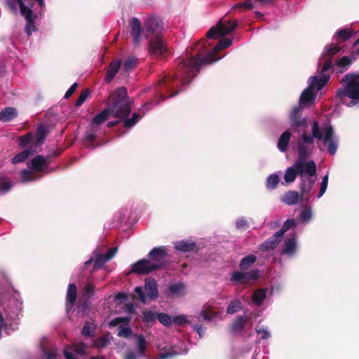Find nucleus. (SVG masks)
Instances as JSON below:
<instances>
[{
  "instance_id": "f257e3e1",
  "label": "nucleus",
  "mask_w": 359,
  "mask_h": 359,
  "mask_svg": "<svg viewBox=\"0 0 359 359\" xmlns=\"http://www.w3.org/2000/svg\"><path fill=\"white\" fill-rule=\"evenodd\" d=\"M232 44V40L229 38H222L213 48L212 51L208 50L207 40L201 39L192 48L190 52H187L186 57H179L175 75L165 76L157 84L156 93L161 101L165 100L168 97L177 95L180 90L172 92L177 88L175 85L177 78H180L182 86H186L191 83L196 76L202 65L211 64L218 60L217 52L228 48Z\"/></svg>"
},
{
  "instance_id": "f03ea898",
  "label": "nucleus",
  "mask_w": 359,
  "mask_h": 359,
  "mask_svg": "<svg viewBox=\"0 0 359 359\" xmlns=\"http://www.w3.org/2000/svg\"><path fill=\"white\" fill-rule=\"evenodd\" d=\"M314 139L322 140L323 144L327 147V151L331 156L336 154L338 148V139L334 135L333 127L331 125L325 124L320 128L319 123L314 121L311 125V135L304 133L297 144V159L306 160L309 157L312 152L309 145L313 144Z\"/></svg>"
},
{
  "instance_id": "7ed1b4c3",
  "label": "nucleus",
  "mask_w": 359,
  "mask_h": 359,
  "mask_svg": "<svg viewBox=\"0 0 359 359\" xmlns=\"http://www.w3.org/2000/svg\"><path fill=\"white\" fill-rule=\"evenodd\" d=\"M133 100L128 95L126 87H119L112 92L107 98V106L111 114L116 118L123 119L131 111Z\"/></svg>"
},
{
  "instance_id": "20e7f679",
  "label": "nucleus",
  "mask_w": 359,
  "mask_h": 359,
  "mask_svg": "<svg viewBox=\"0 0 359 359\" xmlns=\"http://www.w3.org/2000/svg\"><path fill=\"white\" fill-rule=\"evenodd\" d=\"M168 255L165 246L154 248L149 252V259H142L133 266L131 271L137 274H148L164 266V260Z\"/></svg>"
},
{
  "instance_id": "39448f33",
  "label": "nucleus",
  "mask_w": 359,
  "mask_h": 359,
  "mask_svg": "<svg viewBox=\"0 0 359 359\" xmlns=\"http://www.w3.org/2000/svg\"><path fill=\"white\" fill-rule=\"evenodd\" d=\"M345 83L344 88L338 89L337 96L342 101L346 97L353 100H359V74L350 73L346 74L341 79Z\"/></svg>"
},
{
  "instance_id": "423d86ee",
  "label": "nucleus",
  "mask_w": 359,
  "mask_h": 359,
  "mask_svg": "<svg viewBox=\"0 0 359 359\" xmlns=\"http://www.w3.org/2000/svg\"><path fill=\"white\" fill-rule=\"evenodd\" d=\"M341 48L337 43H332L325 47L323 53L318 59V65L322 67L323 72H329L334 69L333 57L337 55Z\"/></svg>"
},
{
  "instance_id": "0eeeda50",
  "label": "nucleus",
  "mask_w": 359,
  "mask_h": 359,
  "mask_svg": "<svg viewBox=\"0 0 359 359\" xmlns=\"http://www.w3.org/2000/svg\"><path fill=\"white\" fill-rule=\"evenodd\" d=\"M341 48L337 43H332L325 47L323 53L318 59V65L322 67L323 72H329L334 69L333 57L337 55Z\"/></svg>"
},
{
  "instance_id": "6e6552de",
  "label": "nucleus",
  "mask_w": 359,
  "mask_h": 359,
  "mask_svg": "<svg viewBox=\"0 0 359 359\" xmlns=\"http://www.w3.org/2000/svg\"><path fill=\"white\" fill-rule=\"evenodd\" d=\"M238 22H231L229 20H220L216 26L211 27L206 34L208 39H217L233 32L237 27Z\"/></svg>"
},
{
  "instance_id": "1a4fd4ad",
  "label": "nucleus",
  "mask_w": 359,
  "mask_h": 359,
  "mask_svg": "<svg viewBox=\"0 0 359 359\" xmlns=\"http://www.w3.org/2000/svg\"><path fill=\"white\" fill-rule=\"evenodd\" d=\"M163 29V22L158 18L148 16L144 22L143 36L147 39L162 36Z\"/></svg>"
},
{
  "instance_id": "9d476101",
  "label": "nucleus",
  "mask_w": 359,
  "mask_h": 359,
  "mask_svg": "<svg viewBox=\"0 0 359 359\" xmlns=\"http://www.w3.org/2000/svg\"><path fill=\"white\" fill-rule=\"evenodd\" d=\"M294 165L300 178H306V175L313 177L316 174V165L312 160L306 161V160L297 159Z\"/></svg>"
},
{
  "instance_id": "9b49d317",
  "label": "nucleus",
  "mask_w": 359,
  "mask_h": 359,
  "mask_svg": "<svg viewBox=\"0 0 359 359\" xmlns=\"http://www.w3.org/2000/svg\"><path fill=\"white\" fill-rule=\"evenodd\" d=\"M259 277V271L257 269L252 270L249 272L245 271H235L231 274V281L235 284L248 283L250 280H255Z\"/></svg>"
},
{
  "instance_id": "f8f14e48",
  "label": "nucleus",
  "mask_w": 359,
  "mask_h": 359,
  "mask_svg": "<svg viewBox=\"0 0 359 359\" xmlns=\"http://www.w3.org/2000/svg\"><path fill=\"white\" fill-rule=\"evenodd\" d=\"M149 50L151 55L161 57H164L167 53V47L162 39V36H157L149 42Z\"/></svg>"
},
{
  "instance_id": "ddd939ff",
  "label": "nucleus",
  "mask_w": 359,
  "mask_h": 359,
  "mask_svg": "<svg viewBox=\"0 0 359 359\" xmlns=\"http://www.w3.org/2000/svg\"><path fill=\"white\" fill-rule=\"evenodd\" d=\"M299 186V194L301 195L300 201L304 203H308L311 197V191L313 187L315 180L312 177L300 178Z\"/></svg>"
},
{
  "instance_id": "4468645a",
  "label": "nucleus",
  "mask_w": 359,
  "mask_h": 359,
  "mask_svg": "<svg viewBox=\"0 0 359 359\" xmlns=\"http://www.w3.org/2000/svg\"><path fill=\"white\" fill-rule=\"evenodd\" d=\"M317 71L320 75V77L318 78L316 76H312L309 79V86L311 88H313V90H321L329 81L330 76L327 74V72H321L322 67H319L318 65Z\"/></svg>"
},
{
  "instance_id": "2eb2a0df",
  "label": "nucleus",
  "mask_w": 359,
  "mask_h": 359,
  "mask_svg": "<svg viewBox=\"0 0 359 359\" xmlns=\"http://www.w3.org/2000/svg\"><path fill=\"white\" fill-rule=\"evenodd\" d=\"M88 348V345L83 342H79L72 344V346H67L64 350V355L66 359H79L75 355H83L86 353V351Z\"/></svg>"
},
{
  "instance_id": "dca6fc26",
  "label": "nucleus",
  "mask_w": 359,
  "mask_h": 359,
  "mask_svg": "<svg viewBox=\"0 0 359 359\" xmlns=\"http://www.w3.org/2000/svg\"><path fill=\"white\" fill-rule=\"evenodd\" d=\"M291 126L295 129L298 128H306V119L302 117V111L300 106H295L291 110L290 114Z\"/></svg>"
},
{
  "instance_id": "f3484780",
  "label": "nucleus",
  "mask_w": 359,
  "mask_h": 359,
  "mask_svg": "<svg viewBox=\"0 0 359 359\" xmlns=\"http://www.w3.org/2000/svg\"><path fill=\"white\" fill-rule=\"evenodd\" d=\"M77 299V287L75 283H69L66 296V313L69 314L73 309Z\"/></svg>"
},
{
  "instance_id": "a211bd4d",
  "label": "nucleus",
  "mask_w": 359,
  "mask_h": 359,
  "mask_svg": "<svg viewBox=\"0 0 359 359\" xmlns=\"http://www.w3.org/2000/svg\"><path fill=\"white\" fill-rule=\"evenodd\" d=\"M131 35L135 44H139L141 39V34L143 33V27L140 20L137 18H133L130 20Z\"/></svg>"
},
{
  "instance_id": "6ab92c4d",
  "label": "nucleus",
  "mask_w": 359,
  "mask_h": 359,
  "mask_svg": "<svg viewBox=\"0 0 359 359\" xmlns=\"http://www.w3.org/2000/svg\"><path fill=\"white\" fill-rule=\"evenodd\" d=\"M50 157H44L42 155H37L30 162L32 170L38 172L44 170L50 163Z\"/></svg>"
},
{
  "instance_id": "aec40b11",
  "label": "nucleus",
  "mask_w": 359,
  "mask_h": 359,
  "mask_svg": "<svg viewBox=\"0 0 359 359\" xmlns=\"http://www.w3.org/2000/svg\"><path fill=\"white\" fill-rule=\"evenodd\" d=\"M121 66V60L118 58L114 59L109 65L106 71L104 81L107 83H110L116 74L118 73Z\"/></svg>"
},
{
  "instance_id": "412c9836",
  "label": "nucleus",
  "mask_w": 359,
  "mask_h": 359,
  "mask_svg": "<svg viewBox=\"0 0 359 359\" xmlns=\"http://www.w3.org/2000/svg\"><path fill=\"white\" fill-rule=\"evenodd\" d=\"M175 250L182 252H197L198 248L195 242L191 241H180L174 243Z\"/></svg>"
},
{
  "instance_id": "4be33fe9",
  "label": "nucleus",
  "mask_w": 359,
  "mask_h": 359,
  "mask_svg": "<svg viewBox=\"0 0 359 359\" xmlns=\"http://www.w3.org/2000/svg\"><path fill=\"white\" fill-rule=\"evenodd\" d=\"M147 295L152 300H155L158 295L157 283L154 278H147L144 284Z\"/></svg>"
},
{
  "instance_id": "5701e85b",
  "label": "nucleus",
  "mask_w": 359,
  "mask_h": 359,
  "mask_svg": "<svg viewBox=\"0 0 359 359\" xmlns=\"http://www.w3.org/2000/svg\"><path fill=\"white\" fill-rule=\"evenodd\" d=\"M283 236H276V232L264 243L259 245L261 251H266L275 249L282 240Z\"/></svg>"
},
{
  "instance_id": "b1692460",
  "label": "nucleus",
  "mask_w": 359,
  "mask_h": 359,
  "mask_svg": "<svg viewBox=\"0 0 359 359\" xmlns=\"http://www.w3.org/2000/svg\"><path fill=\"white\" fill-rule=\"evenodd\" d=\"M316 97L313 89L308 86L302 93L299 98V104L302 105L312 104Z\"/></svg>"
},
{
  "instance_id": "393cba45",
  "label": "nucleus",
  "mask_w": 359,
  "mask_h": 359,
  "mask_svg": "<svg viewBox=\"0 0 359 359\" xmlns=\"http://www.w3.org/2000/svg\"><path fill=\"white\" fill-rule=\"evenodd\" d=\"M297 250V241L295 235L285 240L282 253L287 255H292Z\"/></svg>"
},
{
  "instance_id": "a878e982",
  "label": "nucleus",
  "mask_w": 359,
  "mask_h": 359,
  "mask_svg": "<svg viewBox=\"0 0 359 359\" xmlns=\"http://www.w3.org/2000/svg\"><path fill=\"white\" fill-rule=\"evenodd\" d=\"M17 116V110L12 107H6L0 112V120L3 122H9Z\"/></svg>"
},
{
  "instance_id": "bb28decb",
  "label": "nucleus",
  "mask_w": 359,
  "mask_h": 359,
  "mask_svg": "<svg viewBox=\"0 0 359 359\" xmlns=\"http://www.w3.org/2000/svg\"><path fill=\"white\" fill-rule=\"evenodd\" d=\"M109 114H111V111L108 107H107L94 116L90 126L93 127H97L99 128V126L108 119Z\"/></svg>"
},
{
  "instance_id": "cd10ccee",
  "label": "nucleus",
  "mask_w": 359,
  "mask_h": 359,
  "mask_svg": "<svg viewBox=\"0 0 359 359\" xmlns=\"http://www.w3.org/2000/svg\"><path fill=\"white\" fill-rule=\"evenodd\" d=\"M99 128L97 127H93L90 126V130L86 133L85 142L88 147H90L93 149L100 146V144H94V142L97 138V132Z\"/></svg>"
},
{
  "instance_id": "c85d7f7f",
  "label": "nucleus",
  "mask_w": 359,
  "mask_h": 359,
  "mask_svg": "<svg viewBox=\"0 0 359 359\" xmlns=\"http://www.w3.org/2000/svg\"><path fill=\"white\" fill-rule=\"evenodd\" d=\"M185 285L183 283L170 284L168 288V296H182L185 290Z\"/></svg>"
},
{
  "instance_id": "c756f323",
  "label": "nucleus",
  "mask_w": 359,
  "mask_h": 359,
  "mask_svg": "<svg viewBox=\"0 0 359 359\" xmlns=\"http://www.w3.org/2000/svg\"><path fill=\"white\" fill-rule=\"evenodd\" d=\"M137 339V354L139 357L145 355L147 349V341L142 334H135Z\"/></svg>"
},
{
  "instance_id": "7c9ffc66",
  "label": "nucleus",
  "mask_w": 359,
  "mask_h": 359,
  "mask_svg": "<svg viewBox=\"0 0 359 359\" xmlns=\"http://www.w3.org/2000/svg\"><path fill=\"white\" fill-rule=\"evenodd\" d=\"M291 137V133L289 130L285 131L278 140L277 147L282 151H286Z\"/></svg>"
},
{
  "instance_id": "2f4dec72",
  "label": "nucleus",
  "mask_w": 359,
  "mask_h": 359,
  "mask_svg": "<svg viewBox=\"0 0 359 359\" xmlns=\"http://www.w3.org/2000/svg\"><path fill=\"white\" fill-rule=\"evenodd\" d=\"M301 195L296 191H289L283 196V201L287 205H291L300 201Z\"/></svg>"
},
{
  "instance_id": "473e14b6",
  "label": "nucleus",
  "mask_w": 359,
  "mask_h": 359,
  "mask_svg": "<svg viewBox=\"0 0 359 359\" xmlns=\"http://www.w3.org/2000/svg\"><path fill=\"white\" fill-rule=\"evenodd\" d=\"M352 60L348 56H343L341 58L335 61L336 70L339 73L346 72L351 65Z\"/></svg>"
},
{
  "instance_id": "72a5a7b5",
  "label": "nucleus",
  "mask_w": 359,
  "mask_h": 359,
  "mask_svg": "<svg viewBox=\"0 0 359 359\" xmlns=\"http://www.w3.org/2000/svg\"><path fill=\"white\" fill-rule=\"evenodd\" d=\"M247 323V319L244 316H238L232 323L230 327V331L232 333L241 331L244 329Z\"/></svg>"
},
{
  "instance_id": "f704fd0d",
  "label": "nucleus",
  "mask_w": 359,
  "mask_h": 359,
  "mask_svg": "<svg viewBox=\"0 0 359 359\" xmlns=\"http://www.w3.org/2000/svg\"><path fill=\"white\" fill-rule=\"evenodd\" d=\"M267 291V288L255 290L252 296V302L256 305H261L266 297Z\"/></svg>"
},
{
  "instance_id": "c9c22d12",
  "label": "nucleus",
  "mask_w": 359,
  "mask_h": 359,
  "mask_svg": "<svg viewBox=\"0 0 359 359\" xmlns=\"http://www.w3.org/2000/svg\"><path fill=\"white\" fill-rule=\"evenodd\" d=\"M257 260V257L254 255H249L244 257L239 264V268L241 271L248 270L250 266L253 264Z\"/></svg>"
},
{
  "instance_id": "e433bc0d",
  "label": "nucleus",
  "mask_w": 359,
  "mask_h": 359,
  "mask_svg": "<svg viewBox=\"0 0 359 359\" xmlns=\"http://www.w3.org/2000/svg\"><path fill=\"white\" fill-rule=\"evenodd\" d=\"M48 135L47 127L43 124H40L36 132V144H41L43 143L46 136Z\"/></svg>"
},
{
  "instance_id": "4c0bfd02",
  "label": "nucleus",
  "mask_w": 359,
  "mask_h": 359,
  "mask_svg": "<svg viewBox=\"0 0 359 359\" xmlns=\"http://www.w3.org/2000/svg\"><path fill=\"white\" fill-rule=\"evenodd\" d=\"M11 180L2 173H0V193L4 194L9 191L12 187Z\"/></svg>"
},
{
  "instance_id": "58836bf2",
  "label": "nucleus",
  "mask_w": 359,
  "mask_h": 359,
  "mask_svg": "<svg viewBox=\"0 0 359 359\" xmlns=\"http://www.w3.org/2000/svg\"><path fill=\"white\" fill-rule=\"evenodd\" d=\"M20 7V13L25 17V20L33 18V11L31 8L27 7L23 0H16Z\"/></svg>"
},
{
  "instance_id": "ea45409f",
  "label": "nucleus",
  "mask_w": 359,
  "mask_h": 359,
  "mask_svg": "<svg viewBox=\"0 0 359 359\" xmlns=\"http://www.w3.org/2000/svg\"><path fill=\"white\" fill-rule=\"evenodd\" d=\"M297 175H298V172L293 164L292 166L286 170L284 175V180L286 183H292L295 180Z\"/></svg>"
},
{
  "instance_id": "a19ab883",
  "label": "nucleus",
  "mask_w": 359,
  "mask_h": 359,
  "mask_svg": "<svg viewBox=\"0 0 359 359\" xmlns=\"http://www.w3.org/2000/svg\"><path fill=\"white\" fill-rule=\"evenodd\" d=\"M296 226L294 219H287L283 224L281 229L276 232V236H283L284 233Z\"/></svg>"
},
{
  "instance_id": "79ce46f5",
  "label": "nucleus",
  "mask_w": 359,
  "mask_h": 359,
  "mask_svg": "<svg viewBox=\"0 0 359 359\" xmlns=\"http://www.w3.org/2000/svg\"><path fill=\"white\" fill-rule=\"evenodd\" d=\"M201 316L204 320L210 321L217 316V313L212 311L210 307L205 305L201 312Z\"/></svg>"
},
{
  "instance_id": "37998d69",
  "label": "nucleus",
  "mask_w": 359,
  "mask_h": 359,
  "mask_svg": "<svg viewBox=\"0 0 359 359\" xmlns=\"http://www.w3.org/2000/svg\"><path fill=\"white\" fill-rule=\"evenodd\" d=\"M280 182L279 175L277 174L270 175L266 179V187L269 189H274Z\"/></svg>"
},
{
  "instance_id": "c03bdc74",
  "label": "nucleus",
  "mask_w": 359,
  "mask_h": 359,
  "mask_svg": "<svg viewBox=\"0 0 359 359\" xmlns=\"http://www.w3.org/2000/svg\"><path fill=\"white\" fill-rule=\"evenodd\" d=\"M32 152L30 150L26 149L24 150L18 154H16L13 158H12V163H19L25 161L29 155H31Z\"/></svg>"
},
{
  "instance_id": "a18cd8bd",
  "label": "nucleus",
  "mask_w": 359,
  "mask_h": 359,
  "mask_svg": "<svg viewBox=\"0 0 359 359\" xmlns=\"http://www.w3.org/2000/svg\"><path fill=\"white\" fill-rule=\"evenodd\" d=\"M241 302L238 299H235L233 301H231L229 305L227 306L226 313L228 314H233L236 313L238 311L241 310Z\"/></svg>"
},
{
  "instance_id": "49530a36",
  "label": "nucleus",
  "mask_w": 359,
  "mask_h": 359,
  "mask_svg": "<svg viewBox=\"0 0 359 359\" xmlns=\"http://www.w3.org/2000/svg\"><path fill=\"white\" fill-rule=\"evenodd\" d=\"M353 34L352 30L350 29H342L337 32L336 37L337 39H340L343 41H346L349 39Z\"/></svg>"
},
{
  "instance_id": "de8ad7c7",
  "label": "nucleus",
  "mask_w": 359,
  "mask_h": 359,
  "mask_svg": "<svg viewBox=\"0 0 359 359\" xmlns=\"http://www.w3.org/2000/svg\"><path fill=\"white\" fill-rule=\"evenodd\" d=\"M141 116L138 113H133L131 118H124L123 126L126 128H131L134 126L140 119Z\"/></svg>"
},
{
  "instance_id": "09e8293b",
  "label": "nucleus",
  "mask_w": 359,
  "mask_h": 359,
  "mask_svg": "<svg viewBox=\"0 0 359 359\" xmlns=\"http://www.w3.org/2000/svg\"><path fill=\"white\" fill-rule=\"evenodd\" d=\"M94 294V286L90 283H88L82 290V299L88 300Z\"/></svg>"
},
{
  "instance_id": "8fccbe9b",
  "label": "nucleus",
  "mask_w": 359,
  "mask_h": 359,
  "mask_svg": "<svg viewBox=\"0 0 359 359\" xmlns=\"http://www.w3.org/2000/svg\"><path fill=\"white\" fill-rule=\"evenodd\" d=\"M110 343L107 336H102L95 340L93 346L98 348L106 347Z\"/></svg>"
},
{
  "instance_id": "3c124183",
  "label": "nucleus",
  "mask_w": 359,
  "mask_h": 359,
  "mask_svg": "<svg viewBox=\"0 0 359 359\" xmlns=\"http://www.w3.org/2000/svg\"><path fill=\"white\" fill-rule=\"evenodd\" d=\"M132 329L130 327L120 325L118 328L117 335L120 337L128 339L132 335Z\"/></svg>"
},
{
  "instance_id": "603ef678",
  "label": "nucleus",
  "mask_w": 359,
  "mask_h": 359,
  "mask_svg": "<svg viewBox=\"0 0 359 359\" xmlns=\"http://www.w3.org/2000/svg\"><path fill=\"white\" fill-rule=\"evenodd\" d=\"M137 65V59L133 57H128L125 60L123 68L126 72L131 71Z\"/></svg>"
},
{
  "instance_id": "864d4df0",
  "label": "nucleus",
  "mask_w": 359,
  "mask_h": 359,
  "mask_svg": "<svg viewBox=\"0 0 359 359\" xmlns=\"http://www.w3.org/2000/svg\"><path fill=\"white\" fill-rule=\"evenodd\" d=\"M158 321L164 326L168 327L172 324L171 317L165 313H160L157 315Z\"/></svg>"
},
{
  "instance_id": "5fc2aeb1",
  "label": "nucleus",
  "mask_w": 359,
  "mask_h": 359,
  "mask_svg": "<svg viewBox=\"0 0 359 359\" xmlns=\"http://www.w3.org/2000/svg\"><path fill=\"white\" fill-rule=\"evenodd\" d=\"M107 261H109V259H107V257L105 255L98 254L94 262L93 271H95L102 267V266L104 265V264Z\"/></svg>"
},
{
  "instance_id": "6e6d98bb",
  "label": "nucleus",
  "mask_w": 359,
  "mask_h": 359,
  "mask_svg": "<svg viewBox=\"0 0 359 359\" xmlns=\"http://www.w3.org/2000/svg\"><path fill=\"white\" fill-rule=\"evenodd\" d=\"M90 91L89 89L86 88L81 93L78 100L75 103V107H79L81 106L84 102L86 100L87 97L89 96Z\"/></svg>"
},
{
  "instance_id": "4d7b16f0",
  "label": "nucleus",
  "mask_w": 359,
  "mask_h": 359,
  "mask_svg": "<svg viewBox=\"0 0 359 359\" xmlns=\"http://www.w3.org/2000/svg\"><path fill=\"white\" fill-rule=\"evenodd\" d=\"M157 318L156 313L151 311H145L142 313V321L144 323H152Z\"/></svg>"
},
{
  "instance_id": "13d9d810",
  "label": "nucleus",
  "mask_w": 359,
  "mask_h": 359,
  "mask_svg": "<svg viewBox=\"0 0 359 359\" xmlns=\"http://www.w3.org/2000/svg\"><path fill=\"white\" fill-rule=\"evenodd\" d=\"M254 8V5L250 1V0H246L243 3H238L234 5V6L232 8V10H236L238 8H242L245 11L248 10H252Z\"/></svg>"
},
{
  "instance_id": "bf43d9fd",
  "label": "nucleus",
  "mask_w": 359,
  "mask_h": 359,
  "mask_svg": "<svg viewBox=\"0 0 359 359\" xmlns=\"http://www.w3.org/2000/svg\"><path fill=\"white\" fill-rule=\"evenodd\" d=\"M328 185V175L323 177V180L320 183V189L318 194V198H320L326 191Z\"/></svg>"
},
{
  "instance_id": "052dcab7",
  "label": "nucleus",
  "mask_w": 359,
  "mask_h": 359,
  "mask_svg": "<svg viewBox=\"0 0 359 359\" xmlns=\"http://www.w3.org/2000/svg\"><path fill=\"white\" fill-rule=\"evenodd\" d=\"M174 324L177 325H184L185 324H188L189 323L185 315H179L173 318L172 320Z\"/></svg>"
},
{
  "instance_id": "680f3d73",
  "label": "nucleus",
  "mask_w": 359,
  "mask_h": 359,
  "mask_svg": "<svg viewBox=\"0 0 359 359\" xmlns=\"http://www.w3.org/2000/svg\"><path fill=\"white\" fill-rule=\"evenodd\" d=\"M32 139L33 135L31 133H29L25 135L20 137V145L22 147H26L32 142Z\"/></svg>"
},
{
  "instance_id": "e2e57ef3",
  "label": "nucleus",
  "mask_w": 359,
  "mask_h": 359,
  "mask_svg": "<svg viewBox=\"0 0 359 359\" xmlns=\"http://www.w3.org/2000/svg\"><path fill=\"white\" fill-rule=\"evenodd\" d=\"M26 22L27 24L25 27V31L27 32V34L29 36L32 34V31H35L36 29L33 18L30 19H27Z\"/></svg>"
},
{
  "instance_id": "0e129e2a",
  "label": "nucleus",
  "mask_w": 359,
  "mask_h": 359,
  "mask_svg": "<svg viewBox=\"0 0 359 359\" xmlns=\"http://www.w3.org/2000/svg\"><path fill=\"white\" fill-rule=\"evenodd\" d=\"M90 323L89 322H86L81 330L82 335L85 337H92L93 332L95 328H91Z\"/></svg>"
},
{
  "instance_id": "69168bd1",
  "label": "nucleus",
  "mask_w": 359,
  "mask_h": 359,
  "mask_svg": "<svg viewBox=\"0 0 359 359\" xmlns=\"http://www.w3.org/2000/svg\"><path fill=\"white\" fill-rule=\"evenodd\" d=\"M236 226L238 230H245L248 228V223L245 219L241 218L236 221Z\"/></svg>"
},
{
  "instance_id": "338daca9",
  "label": "nucleus",
  "mask_w": 359,
  "mask_h": 359,
  "mask_svg": "<svg viewBox=\"0 0 359 359\" xmlns=\"http://www.w3.org/2000/svg\"><path fill=\"white\" fill-rule=\"evenodd\" d=\"M43 354L46 357V359H55L58 356L56 350L54 349H44Z\"/></svg>"
},
{
  "instance_id": "774afa93",
  "label": "nucleus",
  "mask_w": 359,
  "mask_h": 359,
  "mask_svg": "<svg viewBox=\"0 0 359 359\" xmlns=\"http://www.w3.org/2000/svg\"><path fill=\"white\" fill-rule=\"evenodd\" d=\"M178 353L176 351L171 350L170 351L163 353L157 359H171L174 356L177 355Z\"/></svg>"
}]
</instances>
